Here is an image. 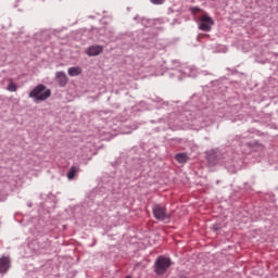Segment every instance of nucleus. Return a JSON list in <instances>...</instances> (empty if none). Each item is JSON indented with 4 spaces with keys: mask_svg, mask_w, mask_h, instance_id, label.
<instances>
[{
    "mask_svg": "<svg viewBox=\"0 0 278 278\" xmlns=\"http://www.w3.org/2000/svg\"><path fill=\"white\" fill-rule=\"evenodd\" d=\"M28 97L29 99H34L35 103H40V101H47L51 97V89L39 84L28 93Z\"/></svg>",
    "mask_w": 278,
    "mask_h": 278,
    "instance_id": "1",
    "label": "nucleus"
},
{
    "mask_svg": "<svg viewBox=\"0 0 278 278\" xmlns=\"http://www.w3.org/2000/svg\"><path fill=\"white\" fill-rule=\"evenodd\" d=\"M170 266H173V261L169 257L159 256L154 263V273L156 275H165Z\"/></svg>",
    "mask_w": 278,
    "mask_h": 278,
    "instance_id": "2",
    "label": "nucleus"
},
{
    "mask_svg": "<svg viewBox=\"0 0 278 278\" xmlns=\"http://www.w3.org/2000/svg\"><path fill=\"white\" fill-rule=\"evenodd\" d=\"M152 214L156 220H166V218H170V215L166 212V206L162 204H155L152 207Z\"/></svg>",
    "mask_w": 278,
    "mask_h": 278,
    "instance_id": "3",
    "label": "nucleus"
},
{
    "mask_svg": "<svg viewBox=\"0 0 278 278\" xmlns=\"http://www.w3.org/2000/svg\"><path fill=\"white\" fill-rule=\"evenodd\" d=\"M212 27H214V18L210 15L204 14L200 17V31H212Z\"/></svg>",
    "mask_w": 278,
    "mask_h": 278,
    "instance_id": "4",
    "label": "nucleus"
},
{
    "mask_svg": "<svg viewBox=\"0 0 278 278\" xmlns=\"http://www.w3.org/2000/svg\"><path fill=\"white\" fill-rule=\"evenodd\" d=\"M86 53L89 55V58H94L97 55H101V53H103V47L90 46L89 48H87Z\"/></svg>",
    "mask_w": 278,
    "mask_h": 278,
    "instance_id": "5",
    "label": "nucleus"
},
{
    "mask_svg": "<svg viewBox=\"0 0 278 278\" xmlns=\"http://www.w3.org/2000/svg\"><path fill=\"white\" fill-rule=\"evenodd\" d=\"M10 270V258L3 256L0 258V275H5Z\"/></svg>",
    "mask_w": 278,
    "mask_h": 278,
    "instance_id": "6",
    "label": "nucleus"
},
{
    "mask_svg": "<svg viewBox=\"0 0 278 278\" xmlns=\"http://www.w3.org/2000/svg\"><path fill=\"white\" fill-rule=\"evenodd\" d=\"M56 81L61 88H64L68 84V77L66 76V73L64 72H56L55 74Z\"/></svg>",
    "mask_w": 278,
    "mask_h": 278,
    "instance_id": "7",
    "label": "nucleus"
},
{
    "mask_svg": "<svg viewBox=\"0 0 278 278\" xmlns=\"http://www.w3.org/2000/svg\"><path fill=\"white\" fill-rule=\"evenodd\" d=\"M67 73L70 77H77L81 73V67L79 66L70 67Z\"/></svg>",
    "mask_w": 278,
    "mask_h": 278,
    "instance_id": "8",
    "label": "nucleus"
},
{
    "mask_svg": "<svg viewBox=\"0 0 278 278\" xmlns=\"http://www.w3.org/2000/svg\"><path fill=\"white\" fill-rule=\"evenodd\" d=\"M175 160L178 161L179 164H186V162H188V154L177 153Z\"/></svg>",
    "mask_w": 278,
    "mask_h": 278,
    "instance_id": "9",
    "label": "nucleus"
},
{
    "mask_svg": "<svg viewBox=\"0 0 278 278\" xmlns=\"http://www.w3.org/2000/svg\"><path fill=\"white\" fill-rule=\"evenodd\" d=\"M76 173H79V167H77V166H72V167L70 168V170L67 172V179H70V181L73 180V179H75V174H76Z\"/></svg>",
    "mask_w": 278,
    "mask_h": 278,
    "instance_id": "10",
    "label": "nucleus"
},
{
    "mask_svg": "<svg viewBox=\"0 0 278 278\" xmlns=\"http://www.w3.org/2000/svg\"><path fill=\"white\" fill-rule=\"evenodd\" d=\"M206 160H207L210 166H216L217 161H216V154L215 153H208L207 156H206Z\"/></svg>",
    "mask_w": 278,
    "mask_h": 278,
    "instance_id": "11",
    "label": "nucleus"
},
{
    "mask_svg": "<svg viewBox=\"0 0 278 278\" xmlns=\"http://www.w3.org/2000/svg\"><path fill=\"white\" fill-rule=\"evenodd\" d=\"M7 90H9V92H16V90H18V87L14 81L11 80L7 87Z\"/></svg>",
    "mask_w": 278,
    "mask_h": 278,
    "instance_id": "12",
    "label": "nucleus"
},
{
    "mask_svg": "<svg viewBox=\"0 0 278 278\" xmlns=\"http://www.w3.org/2000/svg\"><path fill=\"white\" fill-rule=\"evenodd\" d=\"M190 12H191V14H197V13L201 12V9L199 7H191Z\"/></svg>",
    "mask_w": 278,
    "mask_h": 278,
    "instance_id": "13",
    "label": "nucleus"
},
{
    "mask_svg": "<svg viewBox=\"0 0 278 278\" xmlns=\"http://www.w3.org/2000/svg\"><path fill=\"white\" fill-rule=\"evenodd\" d=\"M151 3H153V5H162V3H164L165 0H150Z\"/></svg>",
    "mask_w": 278,
    "mask_h": 278,
    "instance_id": "14",
    "label": "nucleus"
},
{
    "mask_svg": "<svg viewBox=\"0 0 278 278\" xmlns=\"http://www.w3.org/2000/svg\"><path fill=\"white\" fill-rule=\"evenodd\" d=\"M176 77H179V71L175 72Z\"/></svg>",
    "mask_w": 278,
    "mask_h": 278,
    "instance_id": "15",
    "label": "nucleus"
},
{
    "mask_svg": "<svg viewBox=\"0 0 278 278\" xmlns=\"http://www.w3.org/2000/svg\"><path fill=\"white\" fill-rule=\"evenodd\" d=\"M213 228L215 229V231H216V230H218V227H217L216 225H214V227H213Z\"/></svg>",
    "mask_w": 278,
    "mask_h": 278,
    "instance_id": "16",
    "label": "nucleus"
},
{
    "mask_svg": "<svg viewBox=\"0 0 278 278\" xmlns=\"http://www.w3.org/2000/svg\"><path fill=\"white\" fill-rule=\"evenodd\" d=\"M125 278H131V276H126Z\"/></svg>",
    "mask_w": 278,
    "mask_h": 278,
    "instance_id": "17",
    "label": "nucleus"
}]
</instances>
